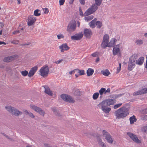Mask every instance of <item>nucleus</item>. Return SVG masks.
<instances>
[{"label": "nucleus", "mask_w": 147, "mask_h": 147, "mask_svg": "<svg viewBox=\"0 0 147 147\" xmlns=\"http://www.w3.org/2000/svg\"><path fill=\"white\" fill-rule=\"evenodd\" d=\"M65 0H59V3L60 5H63L65 3Z\"/></svg>", "instance_id": "50"}, {"label": "nucleus", "mask_w": 147, "mask_h": 147, "mask_svg": "<svg viewBox=\"0 0 147 147\" xmlns=\"http://www.w3.org/2000/svg\"><path fill=\"white\" fill-rule=\"evenodd\" d=\"M120 44H119L118 45H115L113 47H115L116 48H118L119 49L120 46Z\"/></svg>", "instance_id": "59"}, {"label": "nucleus", "mask_w": 147, "mask_h": 147, "mask_svg": "<svg viewBox=\"0 0 147 147\" xmlns=\"http://www.w3.org/2000/svg\"><path fill=\"white\" fill-rule=\"evenodd\" d=\"M101 109L102 110L106 113H109L111 110V108L109 107H103Z\"/></svg>", "instance_id": "29"}, {"label": "nucleus", "mask_w": 147, "mask_h": 147, "mask_svg": "<svg viewBox=\"0 0 147 147\" xmlns=\"http://www.w3.org/2000/svg\"><path fill=\"white\" fill-rule=\"evenodd\" d=\"M52 110L54 113L55 115L57 116L59 119H61L63 116L60 114L59 111L56 109L55 108H52Z\"/></svg>", "instance_id": "20"}, {"label": "nucleus", "mask_w": 147, "mask_h": 147, "mask_svg": "<svg viewBox=\"0 0 147 147\" xmlns=\"http://www.w3.org/2000/svg\"><path fill=\"white\" fill-rule=\"evenodd\" d=\"M117 40L115 38H112V40L110 41V42L108 43V47H113L115 45V42L117 41Z\"/></svg>", "instance_id": "21"}, {"label": "nucleus", "mask_w": 147, "mask_h": 147, "mask_svg": "<svg viewBox=\"0 0 147 147\" xmlns=\"http://www.w3.org/2000/svg\"><path fill=\"white\" fill-rule=\"evenodd\" d=\"M143 112L144 113H147V108L144 109L143 110Z\"/></svg>", "instance_id": "63"}, {"label": "nucleus", "mask_w": 147, "mask_h": 147, "mask_svg": "<svg viewBox=\"0 0 147 147\" xmlns=\"http://www.w3.org/2000/svg\"><path fill=\"white\" fill-rule=\"evenodd\" d=\"M40 74L43 77L47 76L49 72V69L47 65L43 66L40 70Z\"/></svg>", "instance_id": "6"}, {"label": "nucleus", "mask_w": 147, "mask_h": 147, "mask_svg": "<svg viewBox=\"0 0 147 147\" xmlns=\"http://www.w3.org/2000/svg\"><path fill=\"white\" fill-rule=\"evenodd\" d=\"M21 73L22 75L24 76H26L28 75V72L26 70L23 71H21Z\"/></svg>", "instance_id": "41"}, {"label": "nucleus", "mask_w": 147, "mask_h": 147, "mask_svg": "<svg viewBox=\"0 0 147 147\" xmlns=\"http://www.w3.org/2000/svg\"><path fill=\"white\" fill-rule=\"evenodd\" d=\"M127 134L135 142L138 144H140L141 143V141L138 139L137 136L133 134L130 132H128L127 133Z\"/></svg>", "instance_id": "10"}, {"label": "nucleus", "mask_w": 147, "mask_h": 147, "mask_svg": "<svg viewBox=\"0 0 147 147\" xmlns=\"http://www.w3.org/2000/svg\"><path fill=\"white\" fill-rule=\"evenodd\" d=\"M95 3L93 4L91 6L90 8L91 9V10H92V12L94 13L98 9V6H100L101 4V3H98L96 1V0H95Z\"/></svg>", "instance_id": "14"}, {"label": "nucleus", "mask_w": 147, "mask_h": 147, "mask_svg": "<svg viewBox=\"0 0 147 147\" xmlns=\"http://www.w3.org/2000/svg\"><path fill=\"white\" fill-rule=\"evenodd\" d=\"M5 108L12 115H13L16 116H18L20 115H21L22 114V112L20 111L16 108L10 106H6Z\"/></svg>", "instance_id": "4"}, {"label": "nucleus", "mask_w": 147, "mask_h": 147, "mask_svg": "<svg viewBox=\"0 0 147 147\" xmlns=\"http://www.w3.org/2000/svg\"><path fill=\"white\" fill-rule=\"evenodd\" d=\"M72 92L73 94L76 96H79L82 95V92L79 89L75 88L73 89Z\"/></svg>", "instance_id": "18"}, {"label": "nucleus", "mask_w": 147, "mask_h": 147, "mask_svg": "<svg viewBox=\"0 0 147 147\" xmlns=\"http://www.w3.org/2000/svg\"><path fill=\"white\" fill-rule=\"evenodd\" d=\"M144 57H141L137 60V61H136V63L139 65H141L143 63L144 61Z\"/></svg>", "instance_id": "22"}, {"label": "nucleus", "mask_w": 147, "mask_h": 147, "mask_svg": "<svg viewBox=\"0 0 147 147\" xmlns=\"http://www.w3.org/2000/svg\"><path fill=\"white\" fill-rule=\"evenodd\" d=\"M122 105V103H120L118 104H116L115 105H114L113 107V108L115 109H117V108L121 106Z\"/></svg>", "instance_id": "43"}, {"label": "nucleus", "mask_w": 147, "mask_h": 147, "mask_svg": "<svg viewBox=\"0 0 147 147\" xmlns=\"http://www.w3.org/2000/svg\"><path fill=\"white\" fill-rule=\"evenodd\" d=\"M143 94L147 93V88H145L142 89Z\"/></svg>", "instance_id": "47"}, {"label": "nucleus", "mask_w": 147, "mask_h": 147, "mask_svg": "<svg viewBox=\"0 0 147 147\" xmlns=\"http://www.w3.org/2000/svg\"><path fill=\"white\" fill-rule=\"evenodd\" d=\"M79 11L80 12V15L82 16H83V13L80 7L79 8Z\"/></svg>", "instance_id": "54"}, {"label": "nucleus", "mask_w": 147, "mask_h": 147, "mask_svg": "<svg viewBox=\"0 0 147 147\" xmlns=\"http://www.w3.org/2000/svg\"><path fill=\"white\" fill-rule=\"evenodd\" d=\"M143 120H147V115H145L142 118Z\"/></svg>", "instance_id": "56"}, {"label": "nucleus", "mask_w": 147, "mask_h": 147, "mask_svg": "<svg viewBox=\"0 0 147 147\" xmlns=\"http://www.w3.org/2000/svg\"><path fill=\"white\" fill-rule=\"evenodd\" d=\"M78 73H79L80 75H84L85 74L84 71V70H80L78 69Z\"/></svg>", "instance_id": "42"}, {"label": "nucleus", "mask_w": 147, "mask_h": 147, "mask_svg": "<svg viewBox=\"0 0 147 147\" xmlns=\"http://www.w3.org/2000/svg\"><path fill=\"white\" fill-rule=\"evenodd\" d=\"M124 94H114L112 96V98H113L116 99L118 97H120L123 95Z\"/></svg>", "instance_id": "39"}, {"label": "nucleus", "mask_w": 147, "mask_h": 147, "mask_svg": "<svg viewBox=\"0 0 147 147\" xmlns=\"http://www.w3.org/2000/svg\"><path fill=\"white\" fill-rule=\"evenodd\" d=\"M36 20V18L33 16H30L28 17V25L30 26L34 24Z\"/></svg>", "instance_id": "13"}, {"label": "nucleus", "mask_w": 147, "mask_h": 147, "mask_svg": "<svg viewBox=\"0 0 147 147\" xmlns=\"http://www.w3.org/2000/svg\"><path fill=\"white\" fill-rule=\"evenodd\" d=\"M129 109L125 106H123L116 110L114 113L116 119H120L126 117L129 114Z\"/></svg>", "instance_id": "1"}, {"label": "nucleus", "mask_w": 147, "mask_h": 147, "mask_svg": "<svg viewBox=\"0 0 147 147\" xmlns=\"http://www.w3.org/2000/svg\"><path fill=\"white\" fill-rule=\"evenodd\" d=\"M59 49H61V51L63 52L64 51H67L69 49V47L67 46V44L64 43L59 46Z\"/></svg>", "instance_id": "16"}, {"label": "nucleus", "mask_w": 147, "mask_h": 147, "mask_svg": "<svg viewBox=\"0 0 147 147\" xmlns=\"http://www.w3.org/2000/svg\"><path fill=\"white\" fill-rule=\"evenodd\" d=\"M49 11L47 8H45V11H44V13L45 14H47L48 13Z\"/></svg>", "instance_id": "51"}, {"label": "nucleus", "mask_w": 147, "mask_h": 147, "mask_svg": "<svg viewBox=\"0 0 147 147\" xmlns=\"http://www.w3.org/2000/svg\"><path fill=\"white\" fill-rule=\"evenodd\" d=\"M20 32V31L19 30H16V31H15L14 32H13L12 33L13 34H16L17 33H19Z\"/></svg>", "instance_id": "58"}, {"label": "nucleus", "mask_w": 147, "mask_h": 147, "mask_svg": "<svg viewBox=\"0 0 147 147\" xmlns=\"http://www.w3.org/2000/svg\"><path fill=\"white\" fill-rule=\"evenodd\" d=\"M135 43L138 45H141L143 44V41L141 40H137L136 42Z\"/></svg>", "instance_id": "40"}, {"label": "nucleus", "mask_w": 147, "mask_h": 147, "mask_svg": "<svg viewBox=\"0 0 147 147\" xmlns=\"http://www.w3.org/2000/svg\"><path fill=\"white\" fill-rule=\"evenodd\" d=\"M121 67H117V73H119V72L121 70Z\"/></svg>", "instance_id": "55"}, {"label": "nucleus", "mask_w": 147, "mask_h": 147, "mask_svg": "<svg viewBox=\"0 0 147 147\" xmlns=\"http://www.w3.org/2000/svg\"><path fill=\"white\" fill-rule=\"evenodd\" d=\"M105 91H106L105 92L106 94V93L107 92H108V93L110 92V91H111V89L110 88H108L107 89V90H106V89H105Z\"/></svg>", "instance_id": "57"}, {"label": "nucleus", "mask_w": 147, "mask_h": 147, "mask_svg": "<svg viewBox=\"0 0 147 147\" xmlns=\"http://www.w3.org/2000/svg\"><path fill=\"white\" fill-rule=\"evenodd\" d=\"M45 89V92L49 95L52 96L53 95V94L52 91L50 90V88L47 86H44Z\"/></svg>", "instance_id": "19"}, {"label": "nucleus", "mask_w": 147, "mask_h": 147, "mask_svg": "<svg viewBox=\"0 0 147 147\" xmlns=\"http://www.w3.org/2000/svg\"><path fill=\"white\" fill-rule=\"evenodd\" d=\"M97 20L96 18H95L89 23L90 26L92 27V28L95 27V25L96 24V23L97 22Z\"/></svg>", "instance_id": "23"}, {"label": "nucleus", "mask_w": 147, "mask_h": 147, "mask_svg": "<svg viewBox=\"0 0 147 147\" xmlns=\"http://www.w3.org/2000/svg\"><path fill=\"white\" fill-rule=\"evenodd\" d=\"M102 134L103 136H105V138L108 143L111 144L113 143V140L111 136L108 132L103 130H102Z\"/></svg>", "instance_id": "8"}, {"label": "nucleus", "mask_w": 147, "mask_h": 147, "mask_svg": "<svg viewBox=\"0 0 147 147\" xmlns=\"http://www.w3.org/2000/svg\"><path fill=\"white\" fill-rule=\"evenodd\" d=\"M63 61V59H61L59 60V61H55L54 63H56V64H59L61 62Z\"/></svg>", "instance_id": "53"}, {"label": "nucleus", "mask_w": 147, "mask_h": 147, "mask_svg": "<svg viewBox=\"0 0 147 147\" xmlns=\"http://www.w3.org/2000/svg\"><path fill=\"white\" fill-rule=\"evenodd\" d=\"M61 97L65 101L69 103H73L75 102L72 97L70 96L65 94H62Z\"/></svg>", "instance_id": "7"}, {"label": "nucleus", "mask_w": 147, "mask_h": 147, "mask_svg": "<svg viewBox=\"0 0 147 147\" xmlns=\"http://www.w3.org/2000/svg\"><path fill=\"white\" fill-rule=\"evenodd\" d=\"M30 108L35 111L38 113L40 115L44 116L45 114V112L41 108L33 105H31Z\"/></svg>", "instance_id": "9"}, {"label": "nucleus", "mask_w": 147, "mask_h": 147, "mask_svg": "<svg viewBox=\"0 0 147 147\" xmlns=\"http://www.w3.org/2000/svg\"><path fill=\"white\" fill-rule=\"evenodd\" d=\"M24 112L26 113V115H29L30 117L32 118H34L35 117V116L32 113L26 110Z\"/></svg>", "instance_id": "30"}, {"label": "nucleus", "mask_w": 147, "mask_h": 147, "mask_svg": "<svg viewBox=\"0 0 147 147\" xmlns=\"http://www.w3.org/2000/svg\"><path fill=\"white\" fill-rule=\"evenodd\" d=\"M93 13V12H92V10H91V9L89 8L84 13V16H88Z\"/></svg>", "instance_id": "28"}, {"label": "nucleus", "mask_w": 147, "mask_h": 147, "mask_svg": "<svg viewBox=\"0 0 147 147\" xmlns=\"http://www.w3.org/2000/svg\"><path fill=\"white\" fill-rule=\"evenodd\" d=\"M15 57V55H12L5 57L3 59V61L4 62L9 63L13 60Z\"/></svg>", "instance_id": "17"}, {"label": "nucleus", "mask_w": 147, "mask_h": 147, "mask_svg": "<svg viewBox=\"0 0 147 147\" xmlns=\"http://www.w3.org/2000/svg\"><path fill=\"white\" fill-rule=\"evenodd\" d=\"M80 3L82 5H84L85 3V0H79Z\"/></svg>", "instance_id": "52"}, {"label": "nucleus", "mask_w": 147, "mask_h": 147, "mask_svg": "<svg viewBox=\"0 0 147 147\" xmlns=\"http://www.w3.org/2000/svg\"><path fill=\"white\" fill-rule=\"evenodd\" d=\"M96 25L97 26V28H100L102 26V23L100 21H97L96 23Z\"/></svg>", "instance_id": "38"}, {"label": "nucleus", "mask_w": 147, "mask_h": 147, "mask_svg": "<svg viewBox=\"0 0 147 147\" xmlns=\"http://www.w3.org/2000/svg\"><path fill=\"white\" fill-rule=\"evenodd\" d=\"M142 94H143L142 89L139 90L136 92H134L133 93V95L134 96H137Z\"/></svg>", "instance_id": "34"}, {"label": "nucleus", "mask_w": 147, "mask_h": 147, "mask_svg": "<svg viewBox=\"0 0 147 147\" xmlns=\"http://www.w3.org/2000/svg\"><path fill=\"white\" fill-rule=\"evenodd\" d=\"M94 17L93 16H88L86 18V20H87V21H88L92 19Z\"/></svg>", "instance_id": "45"}, {"label": "nucleus", "mask_w": 147, "mask_h": 147, "mask_svg": "<svg viewBox=\"0 0 147 147\" xmlns=\"http://www.w3.org/2000/svg\"><path fill=\"white\" fill-rule=\"evenodd\" d=\"M1 134L3 135V136L5 137L8 139L9 140H10L11 141H12L13 140L12 138H10L8 136V135H6L4 133H1Z\"/></svg>", "instance_id": "48"}, {"label": "nucleus", "mask_w": 147, "mask_h": 147, "mask_svg": "<svg viewBox=\"0 0 147 147\" xmlns=\"http://www.w3.org/2000/svg\"><path fill=\"white\" fill-rule=\"evenodd\" d=\"M99 55V53L98 52H96L92 54L91 55L93 57H96L98 56Z\"/></svg>", "instance_id": "46"}, {"label": "nucleus", "mask_w": 147, "mask_h": 147, "mask_svg": "<svg viewBox=\"0 0 147 147\" xmlns=\"http://www.w3.org/2000/svg\"><path fill=\"white\" fill-rule=\"evenodd\" d=\"M38 69V67L36 66H34L32 68L28 73V76L29 77H31L33 76Z\"/></svg>", "instance_id": "15"}, {"label": "nucleus", "mask_w": 147, "mask_h": 147, "mask_svg": "<svg viewBox=\"0 0 147 147\" xmlns=\"http://www.w3.org/2000/svg\"><path fill=\"white\" fill-rule=\"evenodd\" d=\"M76 23L75 20L70 21L67 27V31L69 32H73L76 30Z\"/></svg>", "instance_id": "5"}, {"label": "nucleus", "mask_w": 147, "mask_h": 147, "mask_svg": "<svg viewBox=\"0 0 147 147\" xmlns=\"http://www.w3.org/2000/svg\"><path fill=\"white\" fill-rule=\"evenodd\" d=\"M129 120L130 121V123L132 124L134 123V122L136 121L137 119L136 118V116L133 115L132 116L130 117Z\"/></svg>", "instance_id": "27"}, {"label": "nucleus", "mask_w": 147, "mask_h": 147, "mask_svg": "<svg viewBox=\"0 0 147 147\" xmlns=\"http://www.w3.org/2000/svg\"><path fill=\"white\" fill-rule=\"evenodd\" d=\"M44 145L46 147H52V146L47 144H45Z\"/></svg>", "instance_id": "61"}, {"label": "nucleus", "mask_w": 147, "mask_h": 147, "mask_svg": "<svg viewBox=\"0 0 147 147\" xmlns=\"http://www.w3.org/2000/svg\"><path fill=\"white\" fill-rule=\"evenodd\" d=\"M109 36L108 34L105 35L103 37V40L104 42L107 41L109 42Z\"/></svg>", "instance_id": "37"}, {"label": "nucleus", "mask_w": 147, "mask_h": 147, "mask_svg": "<svg viewBox=\"0 0 147 147\" xmlns=\"http://www.w3.org/2000/svg\"><path fill=\"white\" fill-rule=\"evenodd\" d=\"M74 0H71L69 2V4H72L73 3Z\"/></svg>", "instance_id": "64"}, {"label": "nucleus", "mask_w": 147, "mask_h": 147, "mask_svg": "<svg viewBox=\"0 0 147 147\" xmlns=\"http://www.w3.org/2000/svg\"><path fill=\"white\" fill-rule=\"evenodd\" d=\"M119 53H120V49L113 47V53L114 55H116Z\"/></svg>", "instance_id": "25"}, {"label": "nucleus", "mask_w": 147, "mask_h": 147, "mask_svg": "<svg viewBox=\"0 0 147 147\" xmlns=\"http://www.w3.org/2000/svg\"><path fill=\"white\" fill-rule=\"evenodd\" d=\"M105 88H101L99 90V94L100 95H102L103 94H106L105 93Z\"/></svg>", "instance_id": "33"}, {"label": "nucleus", "mask_w": 147, "mask_h": 147, "mask_svg": "<svg viewBox=\"0 0 147 147\" xmlns=\"http://www.w3.org/2000/svg\"><path fill=\"white\" fill-rule=\"evenodd\" d=\"M99 95V94L98 92L95 93L93 95L92 98L94 100H96L98 97Z\"/></svg>", "instance_id": "36"}, {"label": "nucleus", "mask_w": 147, "mask_h": 147, "mask_svg": "<svg viewBox=\"0 0 147 147\" xmlns=\"http://www.w3.org/2000/svg\"><path fill=\"white\" fill-rule=\"evenodd\" d=\"M40 14V11L38 9H36L34 11V15L36 16H38Z\"/></svg>", "instance_id": "32"}, {"label": "nucleus", "mask_w": 147, "mask_h": 147, "mask_svg": "<svg viewBox=\"0 0 147 147\" xmlns=\"http://www.w3.org/2000/svg\"><path fill=\"white\" fill-rule=\"evenodd\" d=\"M108 42L107 41L104 42V40H103L101 45L102 48L105 49L106 47H108Z\"/></svg>", "instance_id": "31"}, {"label": "nucleus", "mask_w": 147, "mask_h": 147, "mask_svg": "<svg viewBox=\"0 0 147 147\" xmlns=\"http://www.w3.org/2000/svg\"><path fill=\"white\" fill-rule=\"evenodd\" d=\"M0 26L1 28V29H2L4 26V24L2 22H0Z\"/></svg>", "instance_id": "60"}, {"label": "nucleus", "mask_w": 147, "mask_h": 147, "mask_svg": "<svg viewBox=\"0 0 147 147\" xmlns=\"http://www.w3.org/2000/svg\"><path fill=\"white\" fill-rule=\"evenodd\" d=\"M96 1H97V3H100H100H102V0H96Z\"/></svg>", "instance_id": "62"}, {"label": "nucleus", "mask_w": 147, "mask_h": 147, "mask_svg": "<svg viewBox=\"0 0 147 147\" xmlns=\"http://www.w3.org/2000/svg\"><path fill=\"white\" fill-rule=\"evenodd\" d=\"M84 36L87 38L90 39L92 35V32L90 29L85 28L84 29Z\"/></svg>", "instance_id": "11"}, {"label": "nucleus", "mask_w": 147, "mask_h": 147, "mask_svg": "<svg viewBox=\"0 0 147 147\" xmlns=\"http://www.w3.org/2000/svg\"><path fill=\"white\" fill-rule=\"evenodd\" d=\"M101 73L104 75L107 76H108L110 74V73L109 71L107 69L102 70L101 71Z\"/></svg>", "instance_id": "26"}, {"label": "nucleus", "mask_w": 147, "mask_h": 147, "mask_svg": "<svg viewBox=\"0 0 147 147\" xmlns=\"http://www.w3.org/2000/svg\"><path fill=\"white\" fill-rule=\"evenodd\" d=\"M94 72V70L93 69L89 68L87 70L86 73L87 76H92Z\"/></svg>", "instance_id": "24"}, {"label": "nucleus", "mask_w": 147, "mask_h": 147, "mask_svg": "<svg viewBox=\"0 0 147 147\" xmlns=\"http://www.w3.org/2000/svg\"><path fill=\"white\" fill-rule=\"evenodd\" d=\"M142 131L147 134V126H145L142 128Z\"/></svg>", "instance_id": "44"}, {"label": "nucleus", "mask_w": 147, "mask_h": 147, "mask_svg": "<svg viewBox=\"0 0 147 147\" xmlns=\"http://www.w3.org/2000/svg\"><path fill=\"white\" fill-rule=\"evenodd\" d=\"M83 37V34L82 32H79L71 36V39L73 40H79L82 38Z\"/></svg>", "instance_id": "12"}, {"label": "nucleus", "mask_w": 147, "mask_h": 147, "mask_svg": "<svg viewBox=\"0 0 147 147\" xmlns=\"http://www.w3.org/2000/svg\"><path fill=\"white\" fill-rule=\"evenodd\" d=\"M96 139L98 142V144L99 145L101 146L103 144H105L104 143L102 142V140L101 139L99 136H97Z\"/></svg>", "instance_id": "35"}, {"label": "nucleus", "mask_w": 147, "mask_h": 147, "mask_svg": "<svg viewBox=\"0 0 147 147\" xmlns=\"http://www.w3.org/2000/svg\"><path fill=\"white\" fill-rule=\"evenodd\" d=\"M138 58L137 55L135 54L131 56L129 58L128 67V70L131 71L135 67V63H136V61H137Z\"/></svg>", "instance_id": "2"}, {"label": "nucleus", "mask_w": 147, "mask_h": 147, "mask_svg": "<svg viewBox=\"0 0 147 147\" xmlns=\"http://www.w3.org/2000/svg\"><path fill=\"white\" fill-rule=\"evenodd\" d=\"M116 102V100L115 99H107L100 103L97 105L99 108L101 107H106L111 105H113Z\"/></svg>", "instance_id": "3"}, {"label": "nucleus", "mask_w": 147, "mask_h": 147, "mask_svg": "<svg viewBox=\"0 0 147 147\" xmlns=\"http://www.w3.org/2000/svg\"><path fill=\"white\" fill-rule=\"evenodd\" d=\"M57 37L58 39H60L61 38H64V36L62 34H60L57 35Z\"/></svg>", "instance_id": "49"}]
</instances>
